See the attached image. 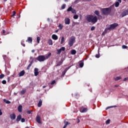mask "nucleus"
I'll return each mask as SVG.
<instances>
[{
	"mask_svg": "<svg viewBox=\"0 0 128 128\" xmlns=\"http://www.w3.org/2000/svg\"><path fill=\"white\" fill-rule=\"evenodd\" d=\"M76 54V50H72L71 51V54Z\"/></svg>",
	"mask_w": 128,
	"mask_h": 128,
	"instance_id": "b1692460",
	"label": "nucleus"
},
{
	"mask_svg": "<svg viewBox=\"0 0 128 128\" xmlns=\"http://www.w3.org/2000/svg\"><path fill=\"white\" fill-rule=\"evenodd\" d=\"M122 48H128V46H126V45H123L122 46Z\"/></svg>",
	"mask_w": 128,
	"mask_h": 128,
	"instance_id": "a18cd8bd",
	"label": "nucleus"
},
{
	"mask_svg": "<svg viewBox=\"0 0 128 128\" xmlns=\"http://www.w3.org/2000/svg\"><path fill=\"white\" fill-rule=\"evenodd\" d=\"M4 32H6V31H5L4 30H2V33H3V34H4Z\"/></svg>",
	"mask_w": 128,
	"mask_h": 128,
	"instance_id": "338daca9",
	"label": "nucleus"
},
{
	"mask_svg": "<svg viewBox=\"0 0 128 128\" xmlns=\"http://www.w3.org/2000/svg\"><path fill=\"white\" fill-rule=\"evenodd\" d=\"M80 119H78V122H77V124H80Z\"/></svg>",
	"mask_w": 128,
	"mask_h": 128,
	"instance_id": "13d9d810",
	"label": "nucleus"
},
{
	"mask_svg": "<svg viewBox=\"0 0 128 128\" xmlns=\"http://www.w3.org/2000/svg\"><path fill=\"white\" fill-rule=\"evenodd\" d=\"M42 88H46V86H42Z\"/></svg>",
	"mask_w": 128,
	"mask_h": 128,
	"instance_id": "0e129e2a",
	"label": "nucleus"
},
{
	"mask_svg": "<svg viewBox=\"0 0 128 128\" xmlns=\"http://www.w3.org/2000/svg\"><path fill=\"white\" fill-rule=\"evenodd\" d=\"M36 60H38V62H44L46 58V56L44 55H40L37 58H36Z\"/></svg>",
	"mask_w": 128,
	"mask_h": 128,
	"instance_id": "7ed1b4c3",
	"label": "nucleus"
},
{
	"mask_svg": "<svg viewBox=\"0 0 128 128\" xmlns=\"http://www.w3.org/2000/svg\"><path fill=\"white\" fill-rule=\"evenodd\" d=\"M16 11H13V14L12 15H11V17L12 18L14 16H16Z\"/></svg>",
	"mask_w": 128,
	"mask_h": 128,
	"instance_id": "2f4dec72",
	"label": "nucleus"
},
{
	"mask_svg": "<svg viewBox=\"0 0 128 128\" xmlns=\"http://www.w3.org/2000/svg\"><path fill=\"white\" fill-rule=\"evenodd\" d=\"M114 80L116 82L118 80H122V77L121 76H118L116 78H114Z\"/></svg>",
	"mask_w": 128,
	"mask_h": 128,
	"instance_id": "4be33fe9",
	"label": "nucleus"
},
{
	"mask_svg": "<svg viewBox=\"0 0 128 128\" xmlns=\"http://www.w3.org/2000/svg\"><path fill=\"white\" fill-rule=\"evenodd\" d=\"M72 8L70 6L68 8L67 12H72Z\"/></svg>",
	"mask_w": 128,
	"mask_h": 128,
	"instance_id": "473e14b6",
	"label": "nucleus"
},
{
	"mask_svg": "<svg viewBox=\"0 0 128 128\" xmlns=\"http://www.w3.org/2000/svg\"><path fill=\"white\" fill-rule=\"evenodd\" d=\"M28 114H30V111H28Z\"/></svg>",
	"mask_w": 128,
	"mask_h": 128,
	"instance_id": "69168bd1",
	"label": "nucleus"
},
{
	"mask_svg": "<svg viewBox=\"0 0 128 128\" xmlns=\"http://www.w3.org/2000/svg\"><path fill=\"white\" fill-rule=\"evenodd\" d=\"M128 80V78H124V81L126 82V80Z\"/></svg>",
	"mask_w": 128,
	"mask_h": 128,
	"instance_id": "864d4df0",
	"label": "nucleus"
},
{
	"mask_svg": "<svg viewBox=\"0 0 128 128\" xmlns=\"http://www.w3.org/2000/svg\"><path fill=\"white\" fill-rule=\"evenodd\" d=\"M108 30H110V29H108V28H107L105 29L104 32H106V34L108 32Z\"/></svg>",
	"mask_w": 128,
	"mask_h": 128,
	"instance_id": "de8ad7c7",
	"label": "nucleus"
},
{
	"mask_svg": "<svg viewBox=\"0 0 128 128\" xmlns=\"http://www.w3.org/2000/svg\"><path fill=\"white\" fill-rule=\"evenodd\" d=\"M84 64V60H80L79 62V66H80V68H83Z\"/></svg>",
	"mask_w": 128,
	"mask_h": 128,
	"instance_id": "a211bd4d",
	"label": "nucleus"
},
{
	"mask_svg": "<svg viewBox=\"0 0 128 128\" xmlns=\"http://www.w3.org/2000/svg\"><path fill=\"white\" fill-rule=\"evenodd\" d=\"M70 68V67L66 68L65 69L64 72H66V71H67Z\"/></svg>",
	"mask_w": 128,
	"mask_h": 128,
	"instance_id": "8fccbe9b",
	"label": "nucleus"
},
{
	"mask_svg": "<svg viewBox=\"0 0 128 128\" xmlns=\"http://www.w3.org/2000/svg\"><path fill=\"white\" fill-rule=\"evenodd\" d=\"M21 122H26V119H24V118H22L21 119Z\"/></svg>",
	"mask_w": 128,
	"mask_h": 128,
	"instance_id": "c03bdc74",
	"label": "nucleus"
},
{
	"mask_svg": "<svg viewBox=\"0 0 128 128\" xmlns=\"http://www.w3.org/2000/svg\"><path fill=\"white\" fill-rule=\"evenodd\" d=\"M96 30V27L94 26H92L90 28V30Z\"/></svg>",
	"mask_w": 128,
	"mask_h": 128,
	"instance_id": "37998d69",
	"label": "nucleus"
},
{
	"mask_svg": "<svg viewBox=\"0 0 128 128\" xmlns=\"http://www.w3.org/2000/svg\"><path fill=\"white\" fill-rule=\"evenodd\" d=\"M4 78V74H0V79L2 80Z\"/></svg>",
	"mask_w": 128,
	"mask_h": 128,
	"instance_id": "e433bc0d",
	"label": "nucleus"
},
{
	"mask_svg": "<svg viewBox=\"0 0 128 128\" xmlns=\"http://www.w3.org/2000/svg\"><path fill=\"white\" fill-rule=\"evenodd\" d=\"M18 110L19 112H22V105H20L18 106Z\"/></svg>",
	"mask_w": 128,
	"mask_h": 128,
	"instance_id": "4468645a",
	"label": "nucleus"
},
{
	"mask_svg": "<svg viewBox=\"0 0 128 128\" xmlns=\"http://www.w3.org/2000/svg\"><path fill=\"white\" fill-rule=\"evenodd\" d=\"M31 66H32L31 64H29L28 66V67H27L26 70H30V67H31Z\"/></svg>",
	"mask_w": 128,
	"mask_h": 128,
	"instance_id": "a19ab883",
	"label": "nucleus"
},
{
	"mask_svg": "<svg viewBox=\"0 0 128 128\" xmlns=\"http://www.w3.org/2000/svg\"><path fill=\"white\" fill-rule=\"evenodd\" d=\"M58 28H60V30H62V28H64V26H62V24H60L58 25Z\"/></svg>",
	"mask_w": 128,
	"mask_h": 128,
	"instance_id": "bb28decb",
	"label": "nucleus"
},
{
	"mask_svg": "<svg viewBox=\"0 0 128 128\" xmlns=\"http://www.w3.org/2000/svg\"><path fill=\"white\" fill-rule=\"evenodd\" d=\"M116 26H118V23H114L112 24H110V26L108 28L107 30H114Z\"/></svg>",
	"mask_w": 128,
	"mask_h": 128,
	"instance_id": "20e7f679",
	"label": "nucleus"
},
{
	"mask_svg": "<svg viewBox=\"0 0 128 128\" xmlns=\"http://www.w3.org/2000/svg\"><path fill=\"white\" fill-rule=\"evenodd\" d=\"M4 102H6V104H10V102L8 100H6V99H4Z\"/></svg>",
	"mask_w": 128,
	"mask_h": 128,
	"instance_id": "a878e982",
	"label": "nucleus"
},
{
	"mask_svg": "<svg viewBox=\"0 0 128 128\" xmlns=\"http://www.w3.org/2000/svg\"><path fill=\"white\" fill-rule=\"evenodd\" d=\"M20 120H22V115L19 114L16 118V121L17 122H20Z\"/></svg>",
	"mask_w": 128,
	"mask_h": 128,
	"instance_id": "6ab92c4d",
	"label": "nucleus"
},
{
	"mask_svg": "<svg viewBox=\"0 0 128 128\" xmlns=\"http://www.w3.org/2000/svg\"><path fill=\"white\" fill-rule=\"evenodd\" d=\"M34 74L35 76H38V74H40V72H38V68H35L34 70Z\"/></svg>",
	"mask_w": 128,
	"mask_h": 128,
	"instance_id": "6e6552de",
	"label": "nucleus"
},
{
	"mask_svg": "<svg viewBox=\"0 0 128 128\" xmlns=\"http://www.w3.org/2000/svg\"><path fill=\"white\" fill-rule=\"evenodd\" d=\"M118 2H120V4H121L122 2V0H117Z\"/></svg>",
	"mask_w": 128,
	"mask_h": 128,
	"instance_id": "bf43d9fd",
	"label": "nucleus"
},
{
	"mask_svg": "<svg viewBox=\"0 0 128 128\" xmlns=\"http://www.w3.org/2000/svg\"><path fill=\"white\" fill-rule=\"evenodd\" d=\"M52 40H58V36H56L55 34H54L52 36Z\"/></svg>",
	"mask_w": 128,
	"mask_h": 128,
	"instance_id": "ddd939ff",
	"label": "nucleus"
},
{
	"mask_svg": "<svg viewBox=\"0 0 128 128\" xmlns=\"http://www.w3.org/2000/svg\"><path fill=\"white\" fill-rule=\"evenodd\" d=\"M55 32H56V34L58 33V30H56L55 31Z\"/></svg>",
	"mask_w": 128,
	"mask_h": 128,
	"instance_id": "e2e57ef3",
	"label": "nucleus"
},
{
	"mask_svg": "<svg viewBox=\"0 0 128 128\" xmlns=\"http://www.w3.org/2000/svg\"><path fill=\"white\" fill-rule=\"evenodd\" d=\"M66 126H66V124H65V125L64 126L63 128H66Z\"/></svg>",
	"mask_w": 128,
	"mask_h": 128,
	"instance_id": "680f3d73",
	"label": "nucleus"
},
{
	"mask_svg": "<svg viewBox=\"0 0 128 128\" xmlns=\"http://www.w3.org/2000/svg\"><path fill=\"white\" fill-rule=\"evenodd\" d=\"M65 24H70V19L68 18H66L64 19Z\"/></svg>",
	"mask_w": 128,
	"mask_h": 128,
	"instance_id": "0eeeda50",
	"label": "nucleus"
},
{
	"mask_svg": "<svg viewBox=\"0 0 128 128\" xmlns=\"http://www.w3.org/2000/svg\"><path fill=\"white\" fill-rule=\"evenodd\" d=\"M10 118L12 120H16V114L14 113L10 114Z\"/></svg>",
	"mask_w": 128,
	"mask_h": 128,
	"instance_id": "dca6fc26",
	"label": "nucleus"
},
{
	"mask_svg": "<svg viewBox=\"0 0 128 128\" xmlns=\"http://www.w3.org/2000/svg\"><path fill=\"white\" fill-rule=\"evenodd\" d=\"M60 50L62 52H64V50H66V48L64 47H62L60 48Z\"/></svg>",
	"mask_w": 128,
	"mask_h": 128,
	"instance_id": "f704fd0d",
	"label": "nucleus"
},
{
	"mask_svg": "<svg viewBox=\"0 0 128 128\" xmlns=\"http://www.w3.org/2000/svg\"><path fill=\"white\" fill-rule=\"evenodd\" d=\"M42 99H40L38 102V107L40 108V106H42Z\"/></svg>",
	"mask_w": 128,
	"mask_h": 128,
	"instance_id": "2eb2a0df",
	"label": "nucleus"
},
{
	"mask_svg": "<svg viewBox=\"0 0 128 128\" xmlns=\"http://www.w3.org/2000/svg\"><path fill=\"white\" fill-rule=\"evenodd\" d=\"M57 54H60V53L62 52V51L60 49L57 50Z\"/></svg>",
	"mask_w": 128,
	"mask_h": 128,
	"instance_id": "4c0bfd02",
	"label": "nucleus"
},
{
	"mask_svg": "<svg viewBox=\"0 0 128 128\" xmlns=\"http://www.w3.org/2000/svg\"><path fill=\"white\" fill-rule=\"evenodd\" d=\"M2 84H6V80H3L2 81Z\"/></svg>",
	"mask_w": 128,
	"mask_h": 128,
	"instance_id": "ea45409f",
	"label": "nucleus"
},
{
	"mask_svg": "<svg viewBox=\"0 0 128 128\" xmlns=\"http://www.w3.org/2000/svg\"><path fill=\"white\" fill-rule=\"evenodd\" d=\"M33 62H34V59H32V62H30V64L32 66V64Z\"/></svg>",
	"mask_w": 128,
	"mask_h": 128,
	"instance_id": "603ef678",
	"label": "nucleus"
},
{
	"mask_svg": "<svg viewBox=\"0 0 128 128\" xmlns=\"http://www.w3.org/2000/svg\"><path fill=\"white\" fill-rule=\"evenodd\" d=\"M32 52H34L35 51H34V50H32Z\"/></svg>",
	"mask_w": 128,
	"mask_h": 128,
	"instance_id": "774afa93",
	"label": "nucleus"
},
{
	"mask_svg": "<svg viewBox=\"0 0 128 128\" xmlns=\"http://www.w3.org/2000/svg\"><path fill=\"white\" fill-rule=\"evenodd\" d=\"M114 8V5H112V6H110L109 8H102L101 10V12L102 14H104V16H108L112 12V8Z\"/></svg>",
	"mask_w": 128,
	"mask_h": 128,
	"instance_id": "f03ea898",
	"label": "nucleus"
},
{
	"mask_svg": "<svg viewBox=\"0 0 128 128\" xmlns=\"http://www.w3.org/2000/svg\"><path fill=\"white\" fill-rule=\"evenodd\" d=\"M71 12H72V14H76V10H74V9L72 8V10H71Z\"/></svg>",
	"mask_w": 128,
	"mask_h": 128,
	"instance_id": "79ce46f5",
	"label": "nucleus"
},
{
	"mask_svg": "<svg viewBox=\"0 0 128 128\" xmlns=\"http://www.w3.org/2000/svg\"><path fill=\"white\" fill-rule=\"evenodd\" d=\"M66 72L65 71L63 72H62V74L63 76H64V75L66 74Z\"/></svg>",
	"mask_w": 128,
	"mask_h": 128,
	"instance_id": "5fc2aeb1",
	"label": "nucleus"
},
{
	"mask_svg": "<svg viewBox=\"0 0 128 128\" xmlns=\"http://www.w3.org/2000/svg\"><path fill=\"white\" fill-rule=\"evenodd\" d=\"M66 4H63L62 6V10H64V8H66Z\"/></svg>",
	"mask_w": 128,
	"mask_h": 128,
	"instance_id": "58836bf2",
	"label": "nucleus"
},
{
	"mask_svg": "<svg viewBox=\"0 0 128 128\" xmlns=\"http://www.w3.org/2000/svg\"><path fill=\"white\" fill-rule=\"evenodd\" d=\"M26 90H22L20 92V94H26Z\"/></svg>",
	"mask_w": 128,
	"mask_h": 128,
	"instance_id": "7c9ffc66",
	"label": "nucleus"
},
{
	"mask_svg": "<svg viewBox=\"0 0 128 128\" xmlns=\"http://www.w3.org/2000/svg\"><path fill=\"white\" fill-rule=\"evenodd\" d=\"M21 44H22V46H26V44H24V40H22V42H21Z\"/></svg>",
	"mask_w": 128,
	"mask_h": 128,
	"instance_id": "c756f323",
	"label": "nucleus"
},
{
	"mask_svg": "<svg viewBox=\"0 0 128 128\" xmlns=\"http://www.w3.org/2000/svg\"><path fill=\"white\" fill-rule=\"evenodd\" d=\"M65 124H66V126H68V124H70L68 123V122H66Z\"/></svg>",
	"mask_w": 128,
	"mask_h": 128,
	"instance_id": "052dcab7",
	"label": "nucleus"
},
{
	"mask_svg": "<svg viewBox=\"0 0 128 128\" xmlns=\"http://www.w3.org/2000/svg\"><path fill=\"white\" fill-rule=\"evenodd\" d=\"M40 37H37V42L40 44Z\"/></svg>",
	"mask_w": 128,
	"mask_h": 128,
	"instance_id": "c9c22d12",
	"label": "nucleus"
},
{
	"mask_svg": "<svg viewBox=\"0 0 128 128\" xmlns=\"http://www.w3.org/2000/svg\"><path fill=\"white\" fill-rule=\"evenodd\" d=\"M56 84V80H54L50 84Z\"/></svg>",
	"mask_w": 128,
	"mask_h": 128,
	"instance_id": "49530a36",
	"label": "nucleus"
},
{
	"mask_svg": "<svg viewBox=\"0 0 128 128\" xmlns=\"http://www.w3.org/2000/svg\"><path fill=\"white\" fill-rule=\"evenodd\" d=\"M88 108H80V112H88Z\"/></svg>",
	"mask_w": 128,
	"mask_h": 128,
	"instance_id": "1a4fd4ad",
	"label": "nucleus"
},
{
	"mask_svg": "<svg viewBox=\"0 0 128 128\" xmlns=\"http://www.w3.org/2000/svg\"><path fill=\"white\" fill-rule=\"evenodd\" d=\"M94 14H96L98 16H100V11L96 10L94 12Z\"/></svg>",
	"mask_w": 128,
	"mask_h": 128,
	"instance_id": "412c9836",
	"label": "nucleus"
},
{
	"mask_svg": "<svg viewBox=\"0 0 128 128\" xmlns=\"http://www.w3.org/2000/svg\"><path fill=\"white\" fill-rule=\"evenodd\" d=\"M48 44H49V46H52V39L48 40Z\"/></svg>",
	"mask_w": 128,
	"mask_h": 128,
	"instance_id": "aec40b11",
	"label": "nucleus"
},
{
	"mask_svg": "<svg viewBox=\"0 0 128 128\" xmlns=\"http://www.w3.org/2000/svg\"><path fill=\"white\" fill-rule=\"evenodd\" d=\"M74 20H78V16L76 14L74 16Z\"/></svg>",
	"mask_w": 128,
	"mask_h": 128,
	"instance_id": "c85d7f7f",
	"label": "nucleus"
},
{
	"mask_svg": "<svg viewBox=\"0 0 128 128\" xmlns=\"http://www.w3.org/2000/svg\"><path fill=\"white\" fill-rule=\"evenodd\" d=\"M26 42H28V44H32V38L28 37V40H26Z\"/></svg>",
	"mask_w": 128,
	"mask_h": 128,
	"instance_id": "9d476101",
	"label": "nucleus"
},
{
	"mask_svg": "<svg viewBox=\"0 0 128 128\" xmlns=\"http://www.w3.org/2000/svg\"><path fill=\"white\" fill-rule=\"evenodd\" d=\"M10 77H8L7 78L8 82H10Z\"/></svg>",
	"mask_w": 128,
	"mask_h": 128,
	"instance_id": "4d7b16f0",
	"label": "nucleus"
},
{
	"mask_svg": "<svg viewBox=\"0 0 128 128\" xmlns=\"http://www.w3.org/2000/svg\"><path fill=\"white\" fill-rule=\"evenodd\" d=\"M86 20H87L88 22H92L93 24H94L98 22V16H94L92 14L88 15L86 16Z\"/></svg>",
	"mask_w": 128,
	"mask_h": 128,
	"instance_id": "f257e3e1",
	"label": "nucleus"
},
{
	"mask_svg": "<svg viewBox=\"0 0 128 128\" xmlns=\"http://www.w3.org/2000/svg\"><path fill=\"white\" fill-rule=\"evenodd\" d=\"M110 122V120L108 119L106 122V124H108Z\"/></svg>",
	"mask_w": 128,
	"mask_h": 128,
	"instance_id": "72a5a7b5",
	"label": "nucleus"
},
{
	"mask_svg": "<svg viewBox=\"0 0 128 128\" xmlns=\"http://www.w3.org/2000/svg\"><path fill=\"white\" fill-rule=\"evenodd\" d=\"M36 121L37 122H38V124H40V116L39 115H37L36 117Z\"/></svg>",
	"mask_w": 128,
	"mask_h": 128,
	"instance_id": "9b49d317",
	"label": "nucleus"
},
{
	"mask_svg": "<svg viewBox=\"0 0 128 128\" xmlns=\"http://www.w3.org/2000/svg\"><path fill=\"white\" fill-rule=\"evenodd\" d=\"M126 16H128V8L127 10H124L122 14H121V17L124 18Z\"/></svg>",
	"mask_w": 128,
	"mask_h": 128,
	"instance_id": "423d86ee",
	"label": "nucleus"
},
{
	"mask_svg": "<svg viewBox=\"0 0 128 128\" xmlns=\"http://www.w3.org/2000/svg\"><path fill=\"white\" fill-rule=\"evenodd\" d=\"M64 42V37L62 36V39H61V42H60V44H62Z\"/></svg>",
	"mask_w": 128,
	"mask_h": 128,
	"instance_id": "5701e85b",
	"label": "nucleus"
},
{
	"mask_svg": "<svg viewBox=\"0 0 128 128\" xmlns=\"http://www.w3.org/2000/svg\"><path fill=\"white\" fill-rule=\"evenodd\" d=\"M24 74H26V72H24V70L21 71L19 73V76H24Z\"/></svg>",
	"mask_w": 128,
	"mask_h": 128,
	"instance_id": "f3484780",
	"label": "nucleus"
},
{
	"mask_svg": "<svg viewBox=\"0 0 128 128\" xmlns=\"http://www.w3.org/2000/svg\"><path fill=\"white\" fill-rule=\"evenodd\" d=\"M114 86H115V88H118V86H120V85L116 84V85H114Z\"/></svg>",
	"mask_w": 128,
	"mask_h": 128,
	"instance_id": "6e6d98bb",
	"label": "nucleus"
},
{
	"mask_svg": "<svg viewBox=\"0 0 128 128\" xmlns=\"http://www.w3.org/2000/svg\"><path fill=\"white\" fill-rule=\"evenodd\" d=\"M116 8H118L120 6V2H116L114 4Z\"/></svg>",
	"mask_w": 128,
	"mask_h": 128,
	"instance_id": "393cba45",
	"label": "nucleus"
},
{
	"mask_svg": "<svg viewBox=\"0 0 128 128\" xmlns=\"http://www.w3.org/2000/svg\"><path fill=\"white\" fill-rule=\"evenodd\" d=\"M74 40H76V38H74V36L72 37L68 42V44H69V46L70 48H71V46H74Z\"/></svg>",
	"mask_w": 128,
	"mask_h": 128,
	"instance_id": "39448f33",
	"label": "nucleus"
},
{
	"mask_svg": "<svg viewBox=\"0 0 128 128\" xmlns=\"http://www.w3.org/2000/svg\"><path fill=\"white\" fill-rule=\"evenodd\" d=\"M50 56H52V53H50L48 56H46V58H50Z\"/></svg>",
	"mask_w": 128,
	"mask_h": 128,
	"instance_id": "09e8293b",
	"label": "nucleus"
},
{
	"mask_svg": "<svg viewBox=\"0 0 128 128\" xmlns=\"http://www.w3.org/2000/svg\"><path fill=\"white\" fill-rule=\"evenodd\" d=\"M98 54H96V58H100V56L99 50H98Z\"/></svg>",
	"mask_w": 128,
	"mask_h": 128,
	"instance_id": "cd10ccee",
	"label": "nucleus"
},
{
	"mask_svg": "<svg viewBox=\"0 0 128 128\" xmlns=\"http://www.w3.org/2000/svg\"><path fill=\"white\" fill-rule=\"evenodd\" d=\"M2 116V110L0 109V116Z\"/></svg>",
	"mask_w": 128,
	"mask_h": 128,
	"instance_id": "3c124183",
	"label": "nucleus"
},
{
	"mask_svg": "<svg viewBox=\"0 0 128 128\" xmlns=\"http://www.w3.org/2000/svg\"><path fill=\"white\" fill-rule=\"evenodd\" d=\"M64 62V59H61L60 61L57 63L56 64V66H62V63Z\"/></svg>",
	"mask_w": 128,
	"mask_h": 128,
	"instance_id": "f8f14e48",
	"label": "nucleus"
}]
</instances>
